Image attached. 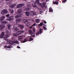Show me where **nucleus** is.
<instances>
[{
  "label": "nucleus",
  "instance_id": "nucleus-42",
  "mask_svg": "<svg viewBox=\"0 0 74 74\" xmlns=\"http://www.w3.org/2000/svg\"><path fill=\"white\" fill-rule=\"evenodd\" d=\"M20 32L21 33V34L22 33H24V31H20Z\"/></svg>",
  "mask_w": 74,
  "mask_h": 74
},
{
  "label": "nucleus",
  "instance_id": "nucleus-31",
  "mask_svg": "<svg viewBox=\"0 0 74 74\" xmlns=\"http://www.w3.org/2000/svg\"><path fill=\"white\" fill-rule=\"evenodd\" d=\"M26 14L27 16H29V15H30V12H26Z\"/></svg>",
  "mask_w": 74,
  "mask_h": 74
},
{
  "label": "nucleus",
  "instance_id": "nucleus-29",
  "mask_svg": "<svg viewBox=\"0 0 74 74\" xmlns=\"http://www.w3.org/2000/svg\"><path fill=\"white\" fill-rule=\"evenodd\" d=\"M9 37V36L7 35H6L4 36V38H8Z\"/></svg>",
  "mask_w": 74,
  "mask_h": 74
},
{
  "label": "nucleus",
  "instance_id": "nucleus-4",
  "mask_svg": "<svg viewBox=\"0 0 74 74\" xmlns=\"http://www.w3.org/2000/svg\"><path fill=\"white\" fill-rule=\"evenodd\" d=\"M13 19H14L13 16H10L7 18V20L9 21H11L12 20H13Z\"/></svg>",
  "mask_w": 74,
  "mask_h": 74
},
{
  "label": "nucleus",
  "instance_id": "nucleus-38",
  "mask_svg": "<svg viewBox=\"0 0 74 74\" xmlns=\"http://www.w3.org/2000/svg\"><path fill=\"white\" fill-rule=\"evenodd\" d=\"M33 38H29V41H33Z\"/></svg>",
  "mask_w": 74,
  "mask_h": 74
},
{
  "label": "nucleus",
  "instance_id": "nucleus-36",
  "mask_svg": "<svg viewBox=\"0 0 74 74\" xmlns=\"http://www.w3.org/2000/svg\"><path fill=\"white\" fill-rule=\"evenodd\" d=\"M53 3L54 4H56V5L59 4L58 2H54Z\"/></svg>",
  "mask_w": 74,
  "mask_h": 74
},
{
  "label": "nucleus",
  "instance_id": "nucleus-3",
  "mask_svg": "<svg viewBox=\"0 0 74 74\" xmlns=\"http://www.w3.org/2000/svg\"><path fill=\"white\" fill-rule=\"evenodd\" d=\"M30 20H29L28 21H27V22L25 23V26L28 27V26H30Z\"/></svg>",
  "mask_w": 74,
  "mask_h": 74
},
{
  "label": "nucleus",
  "instance_id": "nucleus-10",
  "mask_svg": "<svg viewBox=\"0 0 74 74\" xmlns=\"http://www.w3.org/2000/svg\"><path fill=\"white\" fill-rule=\"evenodd\" d=\"M4 36V32H2L1 34L0 35V37L1 38H4L3 36Z\"/></svg>",
  "mask_w": 74,
  "mask_h": 74
},
{
  "label": "nucleus",
  "instance_id": "nucleus-52",
  "mask_svg": "<svg viewBox=\"0 0 74 74\" xmlns=\"http://www.w3.org/2000/svg\"><path fill=\"white\" fill-rule=\"evenodd\" d=\"M10 0H6V1H9Z\"/></svg>",
  "mask_w": 74,
  "mask_h": 74
},
{
  "label": "nucleus",
  "instance_id": "nucleus-2",
  "mask_svg": "<svg viewBox=\"0 0 74 74\" xmlns=\"http://www.w3.org/2000/svg\"><path fill=\"white\" fill-rule=\"evenodd\" d=\"M8 13V11L7 9H4L2 10L1 12V14L2 15H4V14H7Z\"/></svg>",
  "mask_w": 74,
  "mask_h": 74
},
{
  "label": "nucleus",
  "instance_id": "nucleus-18",
  "mask_svg": "<svg viewBox=\"0 0 74 74\" xmlns=\"http://www.w3.org/2000/svg\"><path fill=\"white\" fill-rule=\"evenodd\" d=\"M5 18V16H3L2 17H1L0 18V21H3V20Z\"/></svg>",
  "mask_w": 74,
  "mask_h": 74
},
{
  "label": "nucleus",
  "instance_id": "nucleus-39",
  "mask_svg": "<svg viewBox=\"0 0 74 74\" xmlns=\"http://www.w3.org/2000/svg\"><path fill=\"white\" fill-rule=\"evenodd\" d=\"M43 28L44 30H47V28L46 27H45V26H43Z\"/></svg>",
  "mask_w": 74,
  "mask_h": 74
},
{
  "label": "nucleus",
  "instance_id": "nucleus-19",
  "mask_svg": "<svg viewBox=\"0 0 74 74\" xmlns=\"http://www.w3.org/2000/svg\"><path fill=\"white\" fill-rule=\"evenodd\" d=\"M20 17H21V15L18 14L15 17V18H20Z\"/></svg>",
  "mask_w": 74,
  "mask_h": 74
},
{
  "label": "nucleus",
  "instance_id": "nucleus-35",
  "mask_svg": "<svg viewBox=\"0 0 74 74\" xmlns=\"http://www.w3.org/2000/svg\"><path fill=\"white\" fill-rule=\"evenodd\" d=\"M38 5H40V6H41V7H42V4L41 3H39Z\"/></svg>",
  "mask_w": 74,
  "mask_h": 74
},
{
  "label": "nucleus",
  "instance_id": "nucleus-48",
  "mask_svg": "<svg viewBox=\"0 0 74 74\" xmlns=\"http://www.w3.org/2000/svg\"><path fill=\"white\" fill-rule=\"evenodd\" d=\"M17 48H21V47H19V46H17Z\"/></svg>",
  "mask_w": 74,
  "mask_h": 74
},
{
  "label": "nucleus",
  "instance_id": "nucleus-50",
  "mask_svg": "<svg viewBox=\"0 0 74 74\" xmlns=\"http://www.w3.org/2000/svg\"><path fill=\"white\" fill-rule=\"evenodd\" d=\"M31 21H33V22H34V20L33 19H31Z\"/></svg>",
  "mask_w": 74,
  "mask_h": 74
},
{
  "label": "nucleus",
  "instance_id": "nucleus-51",
  "mask_svg": "<svg viewBox=\"0 0 74 74\" xmlns=\"http://www.w3.org/2000/svg\"><path fill=\"white\" fill-rule=\"evenodd\" d=\"M40 12H41L42 13H43V12L42 11H40Z\"/></svg>",
  "mask_w": 74,
  "mask_h": 74
},
{
  "label": "nucleus",
  "instance_id": "nucleus-13",
  "mask_svg": "<svg viewBox=\"0 0 74 74\" xmlns=\"http://www.w3.org/2000/svg\"><path fill=\"white\" fill-rule=\"evenodd\" d=\"M32 5L34 8H37L38 7V6L37 5H36V4H35V3H33L32 4Z\"/></svg>",
  "mask_w": 74,
  "mask_h": 74
},
{
  "label": "nucleus",
  "instance_id": "nucleus-1",
  "mask_svg": "<svg viewBox=\"0 0 74 74\" xmlns=\"http://www.w3.org/2000/svg\"><path fill=\"white\" fill-rule=\"evenodd\" d=\"M7 42L8 44H10V45H12L15 43H16L17 44H19V41L18 40H14L12 41L11 40H10L9 39H7Z\"/></svg>",
  "mask_w": 74,
  "mask_h": 74
},
{
  "label": "nucleus",
  "instance_id": "nucleus-34",
  "mask_svg": "<svg viewBox=\"0 0 74 74\" xmlns=\"http://www.w3.org/2000/svg\"><path fill=\"white\" fill-rule=\"evenodd\" d=\"M2 23H4L5 24H6V23H8V22L7 21H3Z\"/></svg>",
  "mask_w": 74,
  "mask_h": 74
},
{
  "label": "nucleus",
  "instance_id": "nucleus-9",
  "mask_svg": "<svg viewBox=\"0 0 74 74\" xmlns=\"http://www.w3.org/2000/svg\"><path fill=\"white\" fill-rule=\"evenodd\" d=\"M31 8V5H29L27 6V8L26 9V10L27 11H29L30 9Z\"/></svg>",
  "mask_w": 74,
  "mask_h": 74
},
{
  "label": "nucleus",
  "instance_id": "nucleus-55",
  "mask_svg": "<svg viewBox=\"0 0 74 74\" xmlns=\"http://www.w3.org/2000/svg\"><path fill=\"white\" fill-rule=\"evenodd\" d=\"M27 0H24V1H27Z\"/></svg>",
  "mask_w": 74,
  "mask_h": 74
},
{
  "label": "nucleus",
  "instance_id": "nucleus-24",
  "mask_svg": "<svg viewBox=\"0 0 74 74\" xmlns=\"http://www.w3.org/2000/svg\"><path fill=\"white\" fill-rule=\"evenodd\" d=\"M9 10L10 11H11V14H13L14 11L13 9H10Z\"/></svg>",
  "mask_w": 74,
  "mask_h": 74
},
{
  "label": "nucleus",
  "instance_id": "nucleus-17",
  "mask_svg": "<svg viewBox=\"0 0 74 74\" xmlns=\"http://www.w3.org/2000/svg\"><path fill=\"white\" fill-rule=\"evenodd\" d=\"M29 32L31 35H33V34H34V33L31 30H29Z\"/></svg>",
  "mask_w": 74,
  "mask_h": 74
},
{
  "label": "nucleus",
  "instance_id": "nucleus-54",
  "mask_svg": "<svg viewBox=\"0 0 74 74\" xmlns=\"http://www.w3.org/2000/svg\"><path fill=\"white\" fill-rule=\"evenodd\" d=\"M49 1V0H46V1Z\"/></svg>",
  "mask_w": 74,
  "mask_h": 74
},
{
  "label": "nucleus",
  "instance_id": "nucleus-53",
  "mask_svg": "<svg viewBox=\"0 0 74 74\" xmlns=\"http://www.w3.org/2000/svg\"><path fill=\"white\" fill-rule=\"evenodd\" d=\"M44 26H47V25H44Z\"/></svg>",
  "mask_w": 74,
  "mask_h": 74
},
{
  "label": "nucleus",
  "instance_id": "nucleus-40",
  "mask_svg": "<svg viewBox=\"0 0 74 74\" xmlns=\"http://www.w3.org/2000/svg\"><path fill=\"white\" fill-rule=\"evenodd\" d=\"M45 4H46V3L45 2L43 3V6H45Z\"/></svg>",
  "mask_w": 74,
  "mask_h": 74
},
{
  "label": "nucleus",
  "instance_id": "nucleus-8",
  "mask_svg": "<svg viewBox=\"0 0 74 74\" xmlns=\"http://www.w3.org/2000/svg\"><path fill=\"white\" fill-rule=\"evenodd\" d=\"M5 33L7 34L10 35L11 34V30H6Z\"/></svg>",
  "mask_w": 74,
  "mask_h": 74
},
{
  "label": "nucleus",
  "instance_id": "nucleus-27",
  "mask_svg": "<svg viewBox=\"0 0 74 74\" xmlns=\"http://www.w3.org/2000/svg\"><path fill=\"white\" fill-rule=\"evenodd\" d=\"M36 25V23H34L32 25L29 27V29H32V27H33V26H35Z\"/></svg>",
  "mask_w": 74,
  "mask_h": 74
},
{
  "label": "nucleus",
  "instance_id": "nucleus-5",
  "mask_svg": "<svg viewBox=\"0 0 74 74\" xmlns=\"http://www.w3.org/2000/svg\"><path fill=\"white\" fill-rule=\"evenodd\" d=\"M22 21V19H21V18H17L16 19V23L18 24L20 23V21Z\"/></svg>",
  "mask_w": 74,
  "mask_h": 74
},
{
  "label": "nucleus",
  "instance_id": "nucleus-56",
  "mask_svg": "<svg viewBox=\"0 0 74 74\" xmlns=\"http://www.w3.org/2000/svg\"><path fill=\"white\" fill-rule=\"evenodd\" d=\"M42 1H43V0H42Z\"/></svg>",
  "mask_w": 74,
  "mask_h": 74
},
{
  "label": "nucleus",
  "instance_id": "nucleus-47",
  "mask_svg": "<svg viewBox=\"0 0 74 74\" xmlns=\"http://www.w3.org/2000/svg\"><path fill=\"white\" fill-rule=\"evenodd\" d=\"M31 37H35V35H32L31 36Z\"/></svg>",
  "mask_w": 74,
  "mask_h": 74
},
{
  "label": "nucleus",
  "instance_id": "nucleus-57",
  "mask_svg": "<svg viewBox=\"0 0 74 74\" xmlns=\"http://www.w3.org/2000/svg\"><path fill=\"white\" fill-rule=\"evenodd\" d=\"M9 5H10V4H9Z\"/></svg>",
  "mask_w": 74,
  "mask_h": 74
},
{
  "label": "nucleus",
  "instance_id": "nucleus-46",
  "mask_svg": "<svg viewBox=\"0 0 74 74\" xmlns=\"http://www.w3.org/2000/svg\"><path fill=\"white\" fill-rule=\"evenodd\" d=\"M18 33L19 34H21V31H18Z\"/></svg>",
  "mask_w": 74,
  "mask_h": 74
},
{
  "label": "nucleus",
  "instance_id": "nucleus-30",
  "mask_svg": "<svg viewBox=\"0 0 74 74\" xmlns=\"http://www.w3.org/2000/svg\"><path fill=\"white\" fill-rule=\"evenodd\" d=\"M28 40L27 39L25 38V39L23 41H22V42H26V41H27Z\"/></svg>",
  "mask_w": 74,
  "mask_h": 74
},
{
  "label": "nucleus",
  "instance_id": "nucleus-25",
  "mask_svg": "<svg viewBox=\"0 0 74 74\" xmlns=\"http://www.w3.org/2000/svg\"><path fill=\"white\" fill-rule=\"evenodd\" d=\"M40 21V20L38 19H37L36 20V23H39Z\"/></svg>",
  "mask_w": 74,
  "mask_h": 74
},
{
  "label": "nucleus",
  "instance_id": "nucleus-14",
  "mask_svg": "<svg viewBox=\"0 0 74 74\" xmlns=\"http://www.w3.org/2000/svg\"><path fill=\"white\" fill-rule=\"evenodd\" d=\"M42 29H40V32H38L37 33H36V35H38L40 33H42Z\"/></svg>",
  "mask_w": 74,
  "mask_h": 74
},
{
  "label": "nucleus",
  "instance_id": "nucleus-43",
  "mask_svg": "<svg viewBox=\"0 0 74 74\" xmlns=\"http://www.w3.org/2000/svg\"><path fill=\"white\" fill-rule=\"evenodd\" d=\"M67 1V0H63L62 1L63 3H64V2H66Z\"/></svg>",
  "mask_w": 74,
  "mask_h": 74
},
{
  "label": "nucleus",
  "instance_id": "nucleus-45",
  "mask_svg": "<svg viewBox=\"0 0 74 74\" xmlns=\"http://www.w3.org/2000/svg\"><path fill=\"white\" fill-rule=\"evenodd\" d=\"M17 34V35H18L19 34V32H17V34Z\"/></svg>",
  "mask_w": 74,
  "mask_h": 74
},
{
  "label": "nucleus",
  "instance_id": "nucleus-41",
  "mask_svg": "<svg viewBox=\"0 0 74 74\" xmlns=\"http://www.w3.org/2000/svg\"><path fill=\"white\" fill-rule=\"evenodd\" d=\"M13 35L14 36H15V37H16L17 36V34H14Z\"/></svg>",
  "mask_w": 74,
  "mask_h": 74
},
{
  "label": "nucleus",
  "instance_id": "nucleus-15",
  "mask_svg": "<svg viewBox=\"0 0 74 74\" xmlns=\"http://www.w3.org/2000/svg\"><path fill=\"white\" fill-rule=\"evenodd\" d=\"M5 27V25H0V31H1L3 29V28H4Z\"/></svg>",
  "mask_w": 74,
  "mask_h": 74
},
{
  "label": "nucleus",
  "instance_id": "nucleus-23",
  "mask_svg": "<svg viewBox=\"0 0 74 74\" xmlns=\"http://www.w3.org/2000/svg\"><path fill=\"white\" fill-rule=\"evenodd\" d=\"M49 11L50 12H53V10L51 8H49Z\"/></svg>",
  "mask_w": 74,
  "mask_h": 74
},
{
  "label": "nucleus",
  "instance_id": "nucleus-21",
  "mask_svg": "<svg viewBox=\"0 0 74 74\" xmlns=\"http://www.w3.org/2000/svg\"><path fill=\"white\" fill-rule=\"evenodd\" d=\"M15 5H16V4H13L12 5H11L10 6V8H14Z\"/></svg>",
  "mask_w": 74,
  "mask_h": 74
},
{
  "label": "nucleus",
  "instance_id": "nucleus-16",
  "mask_svg": "<svg viewBox=\"0 0 74 74\" xmlns=\"http://www.w3.org/2000/svg\"><path fill=\"white\" fill-rule=\"evenodd\" d=\"M30 14L31 15H36V13L35 12L32 11L30 12Z\"/></svg>",
  "mask_w": 74,
  "mask_h": 74
},
{
  "label": "nucleus",
  "instance_id": "nucleus-28",
  "mask_svg": "<svg viewBox=\"0 0 74 74\" xmlns=\"http://www.w3.org/2000/svg\"><path fill=\"white\" fill-rule=\"evenodd\" d=\"M39 3H40V1L39 0H36L35 2V3L37 4H38Z\"/></svg>",
  "mask_w": 74,
  "mask_h": 74
},
{
  "label": "nucleus",
  "instance_id": "nucleus-49",
  "mask_svg": "<svg viewBox=\"0 0 74 74\" xmlns=\"http://www.w3.org/2000/svg\"><path fill=\"white\" fill-rule=\"evenodd\" d=\"M44 23H45V24L47 23V22H46V21H45L44 22Z\"/></svg>",
  "mask_w": 74,
  "mask_h": 74
},
{
  "label": "nucleus",
  "instance_id": "nucleus-26",
  "mask_svg": "<svg viewBox=\"0 0 74 74\" xmlns=\"http://www.w3.org/2000/svg\"><path fill=\"white\" fill-rule=\"evenodd\" d=\"M13 29L15 30V31H18V28L16 27H14L13 28Z\"/></svg>",
  "mask_w": 74,
  "mask_h": 74
},
{
  "label": "nucleus",
  "instance_id": "nucleus-11",
  "mask_svg": "<svg viewBox=\"0 0 74 74\" xmlns=\"http://www.w3.org/2000/svg\"><path fill=\"white\" fill-rule=\"evenodd\" d=\"M24 5L23 4H19L17 5V8H21L22 7H23Z\"/></svg>",
  "mask_w": 74,
  "mask_h": 74
},
{
  "label": "nucleus",
  "instance_id": "nucleus-6",
  "mask_svg": "<svg viewBox=\"0 0 74 74\" xmlns=\"http://www.w3.org/2000/svg\"><path fill=\"white\" fill-rule=\"evenodd\" d=\"M24 38H25L24 36H20L18 37V40H20V41H21V40H23Z\"/></svg>",
  "mask_w": 74,
  "mask_h": 74
},
{
  "label": "nucleus",
  "instance_id": "nucleus-22",
  "mask_svg": "<svg viewBox=\"0 0 74 74\" xmlns=\"http://www.w3.org/2000/svg\"><path fill=\"white\" fill-rule=\"evenodd\" d=\"M22 11V10L21 9H18V14H21Z\"/></svg>",
  "mask_w": 74,
  "mask_h": 74
},
{
  "label": "nucleus",
  "instance_id": "nucleus-20",
  "mask_svg": "<svg viewBox=\"0 0 74 74\" xmlns=\"http://www.w3.org/2000/svg\"><path fill=\"white\" fill-rule=\"evenodd\" d=\"M27 21H29V20H24L22 21V22L24 23H26V22H27Z\"/></svg>",
  "mask_w": 74,
  "mask_h": 74
},
{
  "label": "nucleus",
  "instance_id": "nucleus-37",
  "mask_svg": "<svg viewBox=\"0 0 74 74\" xmlns=\"http://www.w3.org/2000/svg\"><path fill=\"white\" fill-rule=\"evenodd\" d=\"M42 25H43V24L42 23H41L39 25V26H40V27H41L42 26Z\"/></svg>",
  "mask_w": 74,
  "mask_h": 74
},
{
  "label": "nucleus",
  "instance_id": "nucleus-32",
  "mask_svg": "<svg viewBox=\"0 0 74 74\" xmlns=\"http://www.w3.org/2000/svg\"><path fill=\"white\" fill-rule=\"evenodd\" d=\"M11 25L10 24L8 25V29H11Z\"/></svg>",
  "mask_w": 74,
  "mask_h": 74
},
{
  "label": "nucleus",
  "instance_id": "nucleus-44",
  "mask_svg": "<svg viewBox=\"0 0 74 74\" xmlns=\"http://www.w3.org/2000/svg\"><path fill=\"white\" fill-rule=\"evenodd\" d=\"M10 16V15L9 14H7L6 15V17H8V16Z\"/></svg>",
  "mask_w": 74,
  "mask_h": 74
},
{
  "label": "nucleus",
  "instance_id": "nucleus-7",
  "mask_svg": "<svg viewBox=\"0 0 74 74\" xmlns=\"http://www.w3.org/2000/svg\"><path fill=\"white\" fill-rule=\"evenodd\" d=\"M18 27H19L20 29H23L24 28V25H19L18 26Z\"/></svg>",
  "mask_w": 74,
  "mask_h": 74
},
{
  "label": "nucleus",
  "instance_id": "nucleus-12",
  "mask_svg": "<svg viewBox=\"0 0 74 74\" xmlns=\"http://www.w3.org/2000/svg\"><path fill=\"white\" fill-rule=\"evenodd\" d=\"M5 48H7V49H6L7 50H9L8 48L9 49H10V48H12V46H5Z\"/></svg>",
  "mask_w": 74,
  "mask_h": 74
},
{
  "label": "nucleus",
  "instance_id": "nucleus-33",
  "mask_svg": "<svg viewBox=\"0 0 74 74\" xmlns=\"http://www.w3.org/2000/svg\"><path fill=\"white\" fill-rule=\"evenodd\" d=\"M32 31L34 33H35V32H36V28H33L32 29Z\"/></svg>",
  "mask_w": 74,
  "mask_h": 74
}]
</instances>
